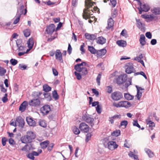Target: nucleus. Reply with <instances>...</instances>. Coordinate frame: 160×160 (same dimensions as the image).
I'll use <instances>...</instances> for the list:
<instances>
[{"mask_svg": "<svg viewBox=\"0 0 160 160\" xmlns=\"http://www.w3.org/2000/svg\"><path fill=\"white\" fill-rule=\"evenodd\" d=\"M31 146L29 145H26L23 148H22L21 150L22 151L26 152H28L30 150Z\"/></svg>", "mask_w": 160, "mask_h": 160, "instance_id": "obj_32", "label": "nucleus"}, {"mask_svg": "<svg viewBox=\"0 0 160 160\" xmlns=\"http://www.w3.org/2000/svg\"><path fill=\"white\" fill-rule=\"evenodd\" d=\"M29 105L31 107H37L41 105V101L38 98H33L30 100L28 102Z\"/></svg>", "mask_w": 160, "mask_h": 160, "instance_id": "obj_5", "label": "nucleus"}, {"mask_svg": "<svg viewBox=\"0 0 160 160\" xmlns=\"http://www.w3.org/2000/svg\"><path fill=\"white\" fill-rule=\"evenodd\" d=\"M137 27L138 28L142 29L144 26V25L142 23L140 20L138 19L137 20Z\"/></svg>", "mask_w": 160, "mask_h": 160, "instance_id": "obj_37", "label": "nucleus"}, {"mask_svg": "<svg viewBox=\"0 0 160 160\" xmlns=\"http://www.w3.org/2000/svg\"><path fill=\"white\" fill-rule=\"evenodd\" d=\"M146 37L149 39H151L152 38V34L150 32H148L145 34Z\"/></svg>", "mask_w": 160, "mask_h": 160, "instance_id": "obj_58", "label": "nucleus"}, {"mask_svg": "<svg viewBox=\"0 0 160 160\" xmlns=\"http://www.w3.org/2000/svg\"><path fill=\"white\" fill-rule=\"evenodd\" d=\"M27 68V66L25 65H22L20 64L19 66V68L21 70H24L26 69Z\"/></svg>", "mask_w": 160, "mask_h": 160, "instance_id": "obj_55", "label": "nucleus"}, {"mask_svg": "<svg viewBox=\"0 0 160 160\" xmlns=\"http://www.w3.org/2000/svg\"><path fill=\"white\" fill-rule=\"evenodd\" d=\"M19 51H23L24 50L25 47L22 45H21L18 47Z\"/></svg>", "mask_w": 160, "mask_h": 160, "instance_id": "obj_64", "label": "nucleus"}, {"mask_svg": "<svg viewBox=\"0 0 160 160\" xmlns=\"http://www.w3.org/2000/svg\"><path fill=\"white\" fill-rule=\"evenodd\" d=\"M116 43L119 46L122 47H125L127 45L126 42L123 40L117 41Z\"/></svg>", "mask_w": 160, "mask_h": 160, "instance_id": "obj_26", "label": "nucleus"}, {"mask_svg": "<svg viewBox=\"0 0 160 160\" xmlns=\"http://www.w3.org/2000/svg\"><path fill=\"white\" fill-rule=\"evenodd\" d=\"M55 56L56 59L61 63L63 62L62 53L60 50L57 49L55 52Z\"/></svg>", "mask_w": 160, "mask_h": 160, "instance_id": "obj_14", "label": "nucleus"}, {"mask_svg": "<svg viewBox=\"0 0 160 160\" xmlns=\"http://www.w3.org/2000/svg\"><path fill=\"white\" fill-rule=\"evenodd\" d=\"M23 6H22L19 10V11H18L16 14L17 16L15 19L14 20L13 23L14 24H17L19 21L21 16L23 13Z\"/></svg>", "mask_w": 160, "mask_h": 160, "instance_id": "obj_11", "label": "nucleus"}, {"mask_svg": "<svg viewBox=\"0 0 160 160\" xmlns=\"http://www.w3.org/2000/svg\"><path fill=\"white\" fill-rule=\"evenodd\" d=\"M7 94H5V96L3 97L2 98V101L3 102H6L8 100V99L7 98Z\"/></svg>", "mask_w": 160, "mask_h": 160, "instance_id": "obj_61", "label": "nucleus"}, {"mask_svg": "<svg viewBox=\"0 0 160 160\" xmlns=\"http://www.w3.org/2000/svg\"><path fill=\"white\" fill-rule=\"evenodd\" d=\"M23 32L25 37H28L30 35L31 31L29 29H26L23 31Z\"/></svg>", "mask_w": 160, "mask_h": 160, "instance_id": "obj_34", "label": "nucleus"}, {"mask_svg": "<svg viewBox=\"0 0 160 160\" xmlns=\"http://www.w3.org/2000/svg\"><path fill=\"white\" fill-rule=\"evenodd\" d=\"M106 41V39L102 37H98L97 40V43L101 44H103L105 43Z\"/></svg>", "mask_w": 160, "mask_h": 160, "instance_id": "obj_31", "label": "nucleus"}, {"mask_svg": "<svg viewBox=\"0 0 160 160\" xmlns=\"http://www.w3.org/2000/svg\"><path fill=\"white\" fill-rule=\"evenodd\" d=\"M92 134L90 133H88L86 135V138L85 140L86 142H88L91 139V137L92 136Z\"/></svg>", "mask_w": 160, "mask_h": 160, "instance_id": "obj_47", "label": "nucleus"}, {"mask_svg": "<svg viewBox=\"0 0 160 160\" xmlns=\"http://www.w3.org/2000/svg\"><path fill=\"white\" fill-rule=\"evenodd\" d=\"M43 90L45 92H47L51 90V88L48 85L45 84L43 86Z\"/></svg>", "mask_w": 160, "mask_h": 160, "instance_id": "obj_36", "label": "nucleus"}, {"mask_svg": "<svg viewBox=\"0 0 160 160\" xmlns=\"http://www.w3.org/2000/svg\"><path fill=\"white\" fill-rule=\"evenodd\" d=\"M89 66L86 62H82L81 64H77L74 66V69L79 72H81L82 75H85L88 73L87 67H89Z\"/></svg>", "mask_w": 160, "mask_h": 160, "instance_id": "obj_2", "label": "nucleus"}, {"mask_svg": "<svg viewBox=\"0 0 160 160\" xmlns=\"http://www.w3.org/2000/svg\"><path fill=\"white\" fill-rule=\"evenodd\" d=\"M10 62L12 65L15 66L17 64L18 62L17 60L12 58L10 60Z\"/></svg>", "mask_w": 160, "mask_h": 160, "instance_id": "obj_46", "label": "nucleus"}, {"mask_svg": "<svg viewBox=\"0 0 160 160\" xmlns=\"http://www.w3.org/2000/svg\"><path fill=\"white\" fill-rule=\"evenodd\" d=\"M17 126L20 129H22L24 126L25 122L23 118L20 116L17 117L16 118Z\"/></svg>", "mask_w": 160, "mask_h": 160, "instance_id": "obj_7", "label": "nucleus"}, {"mask_svg": "<svg viewBox=\"0 0 160 160\" xmlns=\"http://www.w3.org/2000/svg\"><path fill=\"white\" fill-rule=\"evenodd\" d=\"M10 125L14 127H16L17 126L16 121L15 122V120L13 119H12L10 121Z\"/></svg>", "mask_w": 160, "mask_h": 160, "instance_id": "obj_50", "label": "nucleus"}, {"mask_svg": "<svg viewBox=\"0 0 160 160\" xmlns=\"http://www.w3.org/2000/svg\"><path fill=\"white\" fill-rule=\"evenodd\" d=\"M111 97L113 100L117 101L120 100L122 98V95L120 92H114L111 94Z\"/></svg>", "mask_w": 160, "mask_h": 160, "instance_id": "obj_6", "label": "nucleus"}, {"mask_svg": "<svg viewBox=\"0 0 160 160\" xmlns=\"http://www.w3.org/2000/svg\"><path fill=\"white\" fill-rule=\"evenodd\" d=\"M55 30V25L53 24H51L47 27L45 32L47 34L51 35Z\"/></svg>", "mask_w": 160, "mask_h": 160, "instance_id": "obj_8", "label": "nucleus"}, {"mask_svg": "<svg viewBox=\"0 0 160 160\" xmlns=\"http://www.w3.org/2000/svg\"><path fill=\"white\" fill-rule=\"evenodd\" d=\"M88 50L92 54H95L97 52V50L93 47L88 46Z\"/></svg>", "mask_w": 160, "mask_h": 160, "instance_id": "obj_39", "label": "nucleus"}, {"mask_svg": "<svg viewBox=\"0 0 160 160\" xmlns=\"http://www.w3.org/2000/svg\"><path fill=\"white\" fill-rule=\"evenodd\" d=\"M8 142L11 145H13L15 144H16L14 140L13 139L11 138L9 139Z\"/></svg>", "mask_w": 160, "mask_h": 160, "instance_id": "obj_53", "label": "nucleus"}, {"mask_svg": "<svg viewBox=\"0 0 160 160\" xmlns=\"http://www.w3.org/2000/svg\"><path fill=\"white\" fill-rule=\"evenodd\" d=\"M128 125V122L127 121L124 120L122 121L119 127H122L123 128H125Z\"/></svg>", "mask_w": 160, "mask_h": 160, "instance_id": "obj_40", "label": "nucleus"}, {"mask_svg": "<svg viewBox=\"0 0 160 160\" xmlns=\"http://www.w3.org/2000/svg\"><path fill=\"white\" fill-rule=\"evenodd\" d=\"M82 118L86 122L90 123L91 126L93 125L94 119L90 115L88 114H85L82 116Z\"/></svg>", "mask_w": 160, "mask_h": 160, "instance_id": "obj_10", "label": "nucleus"}, {"mask_svg": "<svg viewBox=\"0 0 160 160\" xmlns=\"http://www.w3.org/2000/svg\"><path fill=\"white\" fill-rule=\"evenodd\" d=\"M27 44L29 49L27 50V51H29L31 49L34 44V39L33 38H31L29 39L27 42Z\"/></svg>", "mask_w": 160, "mask_h": 160, "instance_id": "obj_21", "label": "nucleus"}, {"mask_svg": "<svg viewBox=\"0 0 160 160\" xmlns=\"http://www.w3.org/2000/svg\"><path fill=\"white\" fill-rule=\"evenodd\" d=\"M39 125L41 127L45 128L47 126V124L44 121L40 120L39 122Z\"/></svg>", "mask_w": 160, "mask_h": 160, "instance_id": "obj_43", "label": "nucleus"}, {"mask_svg": "<svg viewBox=\"0 0 160 160\" xmlns=\"http://www.w3.org/2000/svg\"><path fill=\"white\" fill-rule=\"evenodd\" d=\"M52 95L53 98H54L55 100H57L59 99V97L56 90H54L52 92Z\"/></svg>", "mask_w": 160, "mask_h": 160, "instance_id": "obj_38", "label": "nucleus"}, {"mask_svg": "<svg viewBox=\"0 0 160 160\" xmlns=\"http://www.w3.org/2000/svg\"><path fill=\"white\" fill-rule=\"evenodd\" d=\"M142 92L139 91H138L137 93L136 96L137 97L138 100H139L142 96Z\"/></svg>", "mask_w": 160, "mask_h": 160, "instance_id": "obj_57", "label": "nucleus"}, {"mask_svg": "<svg viewBox=\"0 0 160 160\" xmlns=\"http://www.w3.org/2000/svg\"><path fill=\"white\" fill-rule=\"evenodd\" d=\"M134 71H135V70L132 64H129V65L127 66L125 70V72L127 73L130 74L134 72Z\"/></svg>", "mask_w": 160, "mask_h": 160, "instance_id": "obj_16", "label": "nucleus"}, {"mask_svg": "<svg viewBox=\"0 0 160 160\" xmlns=\"http://www.w3.org/2000/svg\"><path fill=\"white\" fill-rule=\"evenodd\" d=\"M36 137L35 134L32 131H28L26 135L22 137L21 138L22 142L24 143H27L32 142V140Z\"/></svg>", "mask_w": 160, "mask_h": 160, "instance_id": "obj_3", "label": "nucleus"}, {"mask_svg": "<svg viewBox=\"0 0 160 160\" xmlns=\"http://www.w3.org/2000/svg\"><path fill=\"white\" fill-rule=\"evenodd\" d=\"M6 69L0 67V76H2L6 73Z\"/></svg>", "mask_w": 160, "mask_h": 160, "instance_id": "obj_42", "label": "nucleus"}, {"mask_svg": "<svg viewBox=\"0 0 160 160\" xmlns=\"http://www.w3.org/2000/svg\"><path fill=\"white\" fill-rule=\"evenodd\" d=\"M128 155L131 158H133L134 160H139L138 158V156L135 155L132 152H130L128 153Z\"/></svg>", "mask_w": 160, "mask_h": 160, "instance_id": "obj_35", "label": "nucleus"}, {"mask_svg": "<svg viewBox=\"0 0 160 160\" xmlns=\"http://www.w3.org/2000/svg\"><path fill=\"white\" fill-rule=\"evenodd\" d=\"M28 157L30 159L32 160H34V157L32 153H29L28 155Z\"/></svg>", "mask_w": 160, "mask_h": 160, "instance_id": "obj_62", "label": "nucleus"}, {"mask_svg": "<svg viewBox=\"0 0 160 160\" xmlns=\"http://www.w3.org/2000/svg\"><path fill=\"white\" fill-rule=\"evenodd\" d=\"M93 93H94L96 96H98L99 95V92L96 89L93 88L92 89Z\"/></svg>", "mask_w": 160, "mask_h": 160, "instance_id": "obj_59", "label": "nucleus"}, {"mask_svg": "<svg viewBox=\"0 0 160 160\" xmlns=\"http://www.w3.org/2000/svg\"><path fill=\"white\" fill-rule=\"evenodd\" d=\"M124 96L125 98L128 100H132L134 98L133 96L131 95L128 93H125Z\"/></svg>", "mask_w": 160, "mask_h": 160, "instance_id": "obj_33", "label": "nucleus"}, {"mask_svg": "<svg viewBox=\"0 0 160 160\" xmlns=\"http://www.w3.org/2000/svg\"><path fill=\"white\" fill-rule=\"evenodd\" d=\"M106 50L105 49H103L97 51V54L98 57H102L106 53Z\"/></svg>", "mask_w": 160, "mask_h": 160, "instance_id": "obj_24", "label": "nucleus"}, {"mask_svg": "<svg viewBox=\"0 0 160 160\" xmlns=\"http://www.w3.org/2000/svg\"><path fill=\"white\" fill-rule=\"evenodd\" d=\"M74 74L76 77L77 78L80 80L82 78V76L80 74L75 71L74 72Z\"/></svg>", "mask_w": 160, "mask_h": 160, "instance_id": "obj_48", "label": "nucleus"}, {"mask_svg": "<svg viewBox=\"0 0 160 160\" xmlns=\"http://www.w3.org/2000/svg\"><path fill=\"white\" fill-rule=\"evenodd\" d=\"M108 148L111 150H113L117 148L118 145L114 141H109L108 143Z\"/></svg>", "mask_w": 160, "mask_h": 160, "instance_id": "obj_15", "label": "nucleus"}, {"mask_svg": "<svg viewBox=\"0 0 160 160\" xmlns=\"http://www.w3.org/2000/svg\"><path fill=\"white\" fill-rule=\"evenodd\" d=\"M79 128L80 130H86L88 129V125L84 122L81 123L79 125Z\"/></svg>", "mask_w": 160, "mask_h": 160, "instance_id": "obj_30", "label": "nucleus"}, {"mask_svg": "<svg viewBox=\"0 0 160 160\" xmlns=\"http://www.w3.org/2000/svg\"><path fill=\"white\" fill-rule=\"evenodd\" d=\"M26 120L27 123L30 126L34 127L36 126V122L32 118L27 117Z\"/></svg>", "mask_w": 160, "mask_h": 160, "instance_id": "obj_17", "label": "nucleus"}, {"mask_svg": "<svg viewBox=\"0 0 160 160\" xmlns=\"http://www.w3.org/2000/svg\"><path fill=\"white\" fill-rule=\"evenodd\" d=\"M127 75L126 74L121 75L118 77L117 79V82L118 84H121L124 83L127 80Z\"/></svg>", "mask_w": 160, "mask_h": 160, "instance_id": "obj_9", "label": "nucleus"}, {"mask_svg": "<svg viewBox=\"0 0 160 160\" xmlns=\"http://www.w3.org/2000/svg\"><path fill=\"white\" fill-rule=\"evenodd\" d=\"M50 143L48 140H46L40 143V145L42 148L44 149L48 147V145Z\"/></svg>", "mask_w": 160, "mask_h": 160, "instance_id": "obj_25", "label": "nucleus"}, {"mask_svg": "<svg viewBox=\"0 0 160 160\" xmlns=\"http://www.w3.org/2000/svg\"><path fill=\"white\" fill-rule=\"evenodd\" d=\"M8 141V139L5 137H3L2 139V144L3 146H5L6 142Z\"/></svg>", "mask_w": 160, "mask_h": 160, "instance_id": "obj_49", "label": "nucleus"}, {"mask_svg": "<svg viewBox=\"0 0 160 160\" xmlns=\"http://www.w3.org/2000/svg\"><path fill=\"white\" fill-rule=\"evenodd\" d=\"M84 43H83L82 45L80 48V50L82 51L81 53L82 54H83L85 52V50L84 49Z\"/></svg>", "mask_w": 160, "mask_h": 160, "instance_id": "obj_52", "label": "nucleus"}, {"mask_svg": "<svg viewBox=\"0 0 160 160\" xmlns=\"http://www.w3.org/2000/svg\"><path fill=\"white\" fill-rule=\"evenodd\" d=\"M114 21L112 18H110L108 19V26L107 27V28L108 29H110L112 27L114 24Z\"/></svg>", "mask_w": 160, "mask_h": 160, "instance_id": "obj_28", "label": "nucleus"}, {"mask_svg": "<svg viewBox=\"0 0 160 160\" xmlns=\"http://www.w3.org/2000/svg\"><path fill=\"white\" fill-rule=\"evenodd\" d=\"M150 9V6L148 4H141L140 7L138 8L139 12V13L141 14L142 11L147 12Z\"/></svg>", "mask_w": 160, "mask_h": 160, "instance_id": "obj_13", "label": "nucleus"}, {"mask_svg": "<svg viewBox=\"0 0 160 160\" xmlns=\"http://www.w3.org/2000/svg\"><path fill=\"white\" fill-rule=\"evenodd\" d=\"M133 126H136L139 129L141 128L140 126L138 123V121L137 120L134 121L133 122Z\"/></svg>", "mask_w": 160, "mask_h": 160, "instance_id": "obj_56", "label": "nucleus"}, {"mask_svg": "<svg viewBox=\"0 0 160 160\" xmlns=\"http://www.w3.org/2000/svg\"><path fill=\"white\" fill-rule=\"evenodd\" d=\"M144 151L149 158H152L154 156V153L151 150L147 148H145L144 149Z\"/></svg>", "mask_w": 160, "mask_h": 160, "instance_id": "obj_29", "label": "nucleus"}, {"mask_svg": "<svg viewBox=\"0 0 160 160\" xmlns=\"http://www.w3.org/2000/svg\"><path fill=\"white\" fill-rule=\"evenodd\" d=\"M22 40L20 39H18L16 41V44L18 46V47L22 45Z\"/></svg>", "mask_w": 160, "mask_h": 160, "instance_id": "obj_63", "label": "nucleus"}, {"mask_svg": "<svg viewBox=\"0 0 160 160\" xmlns=\"http://www.w3.org/2000/svg\"><path fill=\"white\" fill-rule=\"evenodd\" d=\"M146 121L147 124L148 126L147 127L149 128V129H153V127L155 126V123L149 119H146Z\"/></svg>", "mask_w": 160, "mask_h": 160, "instance_id": "obj_23", "label": "nucleus"}, {"mask_svg": "<svg viewBox=\"0 0 160 160\" xmlns=\"http://www.w3.org/2000/svg\"><path fill=\"white\" fill-rule=\"evenodd\" d=\"M139 41L140 42V43L142 46H144L145 45L146 42L145 41V37L144 35H141Z\"/></svg>", "mask_w": 160, "mask_h": 160, "instance_id": "obj_27", "label": "nucleus"}, {"mask_svg": "<svg viewBox=\"0 0 160 160\" xmlns=\"http://www.w3.org/2000/svg\"><path fill=\"white\" fill-rule=\"evenodd\" d=\"M113 7L116 6L117 4L116 0H110Z\"/></svg>", "mask_w": 160, "mask_h": 160, "instance_id": "obj_54", "label": "nucleus"}, {"mask_svg": "<svg viewBox=\"0 0 160 160\" xmlns=\"http://www.w3.org/2000/svg\"><path fill=\"white\" fill-rule=\"evenodd\" d=\"M28 102L27 101H24L20 106L19 110L23 112L25 110L27 106H28Z\"/></svg>", "mask_w": 160, "mask_h": 160, "instance_id": "obj_19", "label": "nucleus"}, {"mask_svg": "<svg viewBox=\"0 0 160 160\" xmlns=\"http://www.w3.org/2000/svg\"><path fill=\"white\" fill-rule=\"evenodd\" d=\"M85 36L87 39L91 40H94L97 38V36L96 34H90L88 33H85Z\"/></svg>", "mask_w": 160, "mask_h": 160, "instance_id": "obj_20", "label": "nucleus"}, {"mask_svg": "<svg viewBox=\"0 0 160 160\" xmlns=\"http://www.w3.org/2000/svg\"><path fill=\"white\" fill-rule=\"evenodd\" d=\"M101 74L99 73L98 76L97 78L96 81L97 82L98 85L99 86L100 84V79L101 77Z\"/></svg>", "mask_w": 160, "mask_h": 160, "instance_id": "obj_44", "label": "nucleus"}, {"mask_svg": "<svg viewBox=\"0 0 160 160\" xmlns=\"http://www.w3.org/2000/svg\"><path fill=\"white\" fill-rule=\"evenodd\" d=\"M72 48L70 44L68 45V52L69 54H70L72 52Z\"/></svg>", "mask_w": 160, "mask_h": 160, "instance_id": "obj_60", "label": "nucleus"}, {"mask_svg": "<svg viewBox=\"0 0 160 160\" xmlns=\"http://www.w3.org/2000/svg\"><path fill=\"white\" fill-rule=\"evenodd\" d=\"M113 105L116 108L124 107L125 108H128L131 106L130 103L127 101H121L117 103L114 102L113 103Z\"/></svg>", "mask_w": 160, "mask_h": 160, "instance_id": "obj_4", "label": "nucleus"}, {"mask_svg": "<svg viewBox=\"0 0 160 160\" xmlns=\"http://www.w3.org/2000/svg\"><path fill=\"white\" fill-rule=\"evenodd\" d=\"M120 134V131H114L112 133L111 135L113 136L118 137L119 136Z\"/></svg>", "mask_w": 160, "mask_h": 160, "instance_id": "obj_41", "label": "nucleus"}, {"mask_svg": "<svg viewBox=\"0 0 160 160\" xmlns=\"http://www.w3.org/2000/svg\"><path fill=\"white\" fill-rule=\"evenodd\" d=\"M143 56L142 54H140L139 56L136 57L133 59L134 60L138 61L144 67H145L144 62L141 59L143 58Z\"/></svg>", "mask_w": 160, "mask_h": 160, "instance_id": "obj_22", "label": "nucleus"}, {"mask_svg": "<svg viewBox=\"0 0 160 160\" xmlns=\"http://www.w3.org/2000/svg\"><path fill=\"white\" fill-rule=\"evenodd\" d=\"M42 94V92L39 91H35L33 92L32 96L35 98H38L39 100L44 99V98H42L40 96Z\"/></svg>", "mask_w": 160, "mask_h": 160, "instance_id": "obj_18", "label": "nucleus"}, {"mask_svg": "<svg viewBox=\"0 0 160 160\" xmlns=\"http://www.w3.org/2000/svg\"><path fill=\"white\" fill-rule=\"evenodd\" d=\"M152 13L151 15L143 14L141 17L144 19H147V22H150L155 19L156 17L154 15H160V7H154L151 9Z\"/></svg>", "mask_w": 160, "mask_h": 160, "instance_id": "obj_1", "label": "nucleus"}, {"mask_svg": "<svg viewBox=\"0 0 160 160\" xmlns=\"http://www.w3.org/2000/svg\"><path fill=\"white\" fill-rule=\"evenodd\" d=\"M54 146V144L53 143L49 144L47 147L48 150L49 152L51 151L53 148Z\"/></svg>", "mask_w": 160, "mask_h": 160, "instance_id": "obj_45", "label": "nucleus"}, {"mask_svg": "<svg viewBox=\"0 0 160 160\" xmlns=\"http://www.w3.org/2000/svg\"><path fill=\"white\" fill-rule=\"evenodd\" d=\"M56 35H54V36H51V38H48V41L49 42H51L52 41L56 38L57 37L56 33Z\"/></svg>", "mask_w": 160, "mask_h": 160, "instance_id": "obj_51", "label": "nucleus"}, {"mask_svg": "<svg viewBox=\"0 0 160 160\" xmlns=\"http://www.w3.org/2000/svg\"><path fill=\"white\" fill-rule=\"evenodd\" d=\"M51 110V108L48 105H45L40 109L41 112L43 115H47Z\"/></svg>", "mask_w": 160, "mask_h": 160, "instance_id": "obj_12", "label": "nucleus"}]
</instances>
